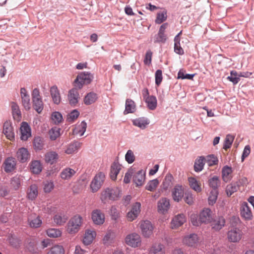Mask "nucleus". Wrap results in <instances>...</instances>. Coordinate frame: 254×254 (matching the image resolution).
Masks as SVG:
<instances>
[{
  "label": "nucleus",
  "mask_w": 254,
  "mask_h": 254,
  "mask_svg": "<svg viewBox=\"0 0 254 254\" xmlns=\"http://www.w3.org/2000/svg\"><path fill=\"white\" fill-rule=\"evenodd\" d=\"M63 116L59 112H54L52 115V119L55 124H59L63 120Z\"/></svg>",
  "instance_id": "61"
},
{
  "label": "nucleus",
  "mask_w": 254,
  "mask_h": 254,
  "mask_svg": "<svg viewBox=\"0 0 254 254\" xmlns=\"http://www.w3.org/2000/svg\"><path fill=\"white\" fill-rule=\"evenodd\" d=\"M121 170V166L118 162H114L111 165L110 170V177L112 180H115L118 174Z\"/></svg>",
  "instance_id": "32"
},
{
  "label": "nucleus",
  "mask_w": 254,
  "mask_h": 254,
  "mask_svg": "<svg viewBox=\"0 0 254 254\" xmlns=\"http://www.w3.org/2000/svg\"><path fill=\"white\" fill-rule=\"evenodd\" d=\"M237 225L232 223V228L228 232L227 238L229 241L237 243L241 239L243 232L241 230L236 227Z\"/></svg>",
  "instance_id": "4"
},
{
  "label": "nucleus",
  "mask_w": 254,
  "mask_h": 254,
  "mask_svg": "<svg viewBox=\"0 0 254 254\" xmlns=\"http://www.w3.org/2000/svg\"><path fill=\"white\" fill-rule=\"evenodd\" d=\"M79 116V112L76 109L73 110L67 115V121L68 122H72Z\"/></svg>",
  "instance_id": "60"
},
{
  "label": "nucleus",
  "mask_w": 254,
  "mask_h": 254,
  "mask_svg": "<svg viewBox=\"0 0 254 254\" xmlns=\"http://www.w3.org/2000/svg\"><path fill=\"white\" fill-rule=\"evenodd\" d=\"M234 139V136L233 135L231 134L227 135L225 139L223 145V148L225 150L230 148L232 146Z\"/></svg>",
  "instance_id": "55"
},
{
  "label": "nucleus",
  "mask_w": 254,
  "mask_h": 254,
  "mask_svg": "<svg viewBox=\"0 0 254 254\" xmlns=\"http://www.w3.org/2000/svg\"><path fill=\"white\" fill-rule=\"evenodd\" d=\"M169 200L167 198H162L158 201V210L159 212L165 214L170 208Z\"/></svg>",
  "instance_id": "17"
},
{
  "label": "nucleus",
  "mask_w": 254,
  "mask_h": 254,
  "mask_svg": "<svg viewBox=\"0 0 254 254\" xmlns=\"http://www.w3.org/2000/svg\"><path fill=\"white\" fill-rule=\"evenodd\" d=\"M144 99L149 109L154 110L156 108L157 100L155 96L151 95L146 97V95H144Z\"/></svg>",
  "instance_id": "25"
},
{
  "label": "nucleus",
  "mask_w": 254,
  "mask_h": 254,
  "mask_svg": "<svg viewBox=\"0 0 254 254\" xmlns=\"http://www.w3.org/2000/svg\"><path fill=\"white\" fill-rule=\"evenodd\" d=\"M159 184L158 180L156 179L150 181L146 186V189L149 191L154 190Z\"/></svg>",
  "instance_id": "59"
},
{
  "label": "nucleus",
  "mask_w": 254,
  "mask_h": 254,
  "mask_svg": "<svg viewBox=\"0 0 254 254\" xmlns=\"http://www.w3.org/2000/svg\"><path fill=\"white\" fill-rule=\"evenodd\" d=\"M96 235V232L92 230H87L84 234L83 239V243L85 245H90L93 241Z\"/></svg>",
  "instance_id": "28"
},
{
  "label": "nucleus",
  "mask_w": 254,
  "mask_h": 254,
  "mask_svg": "<svg viewBox=\"0 0 254 254\" xmlns=\"http://www.w3.org/2000/svg\"><path fill=\"white\" fill-rule=\"evenodd\" d=\"M16 162L13 157H8L5 159L3 163V169L6 173L12 172L15 168Z\"/></svg>",
  "instance_id": "23"
},
{
  "label": "nucleus",
  "mask_w": 254,
  "mask_h": 254,
  "mask_svg": "<svg viewBox=\"0 0 254 254\" xmlns=\"http://www.w3.org/2000/svg\"><path fill=\"white\" fill-rule=\"evenodd\" d=\"M80 148V143L77 141H74L67 146L65 152L67 154H71L76 152Z\"/></svg>",
  "instance_id": "33"
},
{
  "label": "nucleus",
  "mask_w": 254,
  "mask_h": 254,
  "mask_svg": "<svg viewBox=\"0 0 254 254\" xmlns=\"http://www.w3.org/2000/svg\"><path fill=\"white\" fill-rule=\"evenodd\" d=\"M126 242L128 246L135 248L140 245L141 241L140 236L134 233L126 237Z\"/></svg>",
  "instance_id": "6"
},
{
  "label": "nucleus",
  "mask_w": 254,
  "mask_h": 254,
  "mask_svg": "<svg viewBox=\"0 0 254 254\" xmlns=\"http://www.w3.org/2000/svg\"><path fill=\"white\" fill-rule=\"evenodd\" d=\"M47 234L51 238H58L61 236L62 232L58 229L51 228L47 230Z\"/></svg>",
  "instance_id": "53"
},
{
  "label": "nucleus",
  "mask_w": 254,
  "mask_h": 254,
  "mask_svg": "<svg viewBox=\"0 0 254 254\" xmlns=\"http://www.w3.org/2000/svg\"><path fill=\"white\" fill-rule=\"evenodd\" d=\"M183 243L189 247H196L198 243V238L197 235L195 234H191L190 235L186 236L183 239Z\"/></svg>",
  "instance_id": "14"
},
{
  "label": "nucleus",
  "mask_w": 254,
  "mask_h": 254,
  "mask_svg": "<svg viewBox=\"0 0 254 254\" xmlns=\"http://www.w3.org/2000/svg\"><path fill=\"white\" fill-rule=\"evenodd\" d=\"M92 219L95 224L101 225L105 221V216L100 210L96 209L92 213Z\"/></svg>",
  "instance_id": "15"
},
{
  "label": "nucleus",
  "mask_w": 254,
  "mask_h": 254,
  "mask_svg": "<svg viewBox=\"0 0 254 254\" xmlns=\"http://www.w3.org/2000/svg\"><path fill=\"white\" fill-rule=\"evenodd\" d=\"M21 136L20 138L22 140L26 141L31 136V128L28 124L26 122H22L20 127Z\"/></svg>",
  "instance_id": "16"
},
{
  "label": "nucleus",
  "mask_w": 254,
  "mask_h": 254,
  "mask_svg": "<svg viewBox=\"0 0 254 254\" xmlns=\"http://www.w3.org/2000/svg\"><path fill=\"white\" fill-rule=\"evenodd\" d=\"M93 75L89 72H83L78 74L74 80V86L78 89L82 88L84 84H88L93 79Z\"/></svg>",
  "instance_id": "3"
},
{
  "label": "nucleus",
  "mask_w": 254,
  "mask_h": 254,
  "mask_svg": "<svg viewBox=\"0 0 254 254\" xmlns=\"http://www.w3.org/2000/svg\"><path fill=\"white\" fill-rule=\"evenodd\" d=\"M205 157L203 156H199L194 162V170L196 172H199L202 170L205 164Z\"/></svg>",
  "instance_id": "34"
},
{
  "label": "nucleus",
  "mask_w": 254,
  "mask_h": 254,
  "mask_svg": "<svg viewBox=\"0 0 254 254\" xmlns=\"http://www.w3.org/2000/svg\"><path fill=\"white\" fill-rule=\"evenodd\" d=\"M167 18V12L166 10L157 13L155 22L156 24H159L166 20Z\"/></svg>",
  "instance_id": "49"
},
{
  "label": "nucleus",
  "mask_w": 254,
  "mask_h": 254,
  "mask_svg": "<svg viewBox=\"0 0 254 254\" xmlns=\"http://www.w3.org/2000/svg\"><path fill=\"white\" fill-rule=\"evenodd\" d=\"M126 161L128 163L131 164L135 160V156L133 152L131 150H128L125 155Z\"/></svg>",
  "instance_id": "63"
},
{
  "label": "nucleus",
  "mask_w": 254,
  "mask_h": 254,
  "mask_svg": "<svg viewBox=\"0 0 254 254\" xmlns=\"http://www.w3.org/2000/svg\"><path fill=\"white\" fill-rule=\"evenodd\" d=\"M155 84L159 86L162 81V71L161 69H157L155 74Z\"/></svg>",
  "instance_id": "64"
},
{
  "label": "nucleus",
  "mask_w": 254,
  "mask_h": 254,
  "mask_svg": "<svg viewBox=\"0 0 254 254\" xmlns=\"http://www.w3.org/2000/svg\"><path fill=\"white\" fill-rule=\"evenodd\" d=\"M135 111L136 105L135 102L130 99H127L126 101L125 110L124 111V114L133 113Z\"/></svg>",
  "instance_id": "26"
},
{
  "label": "nucleus",
  "mask_w": 254,
  "mask_h": 254,
  "mask_svg": "<svg viewBox=\"0 0 254 254\" xmlns=\"http://www.w3.org/2000/svg\"><path fill=\"white\" fill-rule=\"evenodd\" d=\"M77 88H73L68 92V99L69 104L72 106H75L78 102L79 94Z\"/></svg>",
  "instance_id": "13"
},
{
  "label": "nucleus",
  "mask_w": 254,
  "mask_h": 254,
  "mask_svg": "<svg viewBox=\"0 0 254 254\" xmlns=\"http://www.w3.org/2000/svg\"><path fill=\"white\" fill-rule=\"evenodd\" d=\"M184 195V188L182 186L176 185L172 191V196L173 200L176 202H179L182 200Z\"/></svg>",
  "instance_id": "12"
},
{
  "label": "nucleus",
  "mask_w": 254,
  "mask_h": 254,
  "mask_svg": "<svg viewBox=\"0 0 254 254\" xmlns=\"http://www.w3.org/2000/svg\"><path fill=\"white\" fill-rule=\"evenodd\" d=\"M194 75V74H185L184 71L180 70L178 73V78L182 79H192Z\"/></svg>",
  "instance_id": "62"
},
{
  "label": "nucleus",
  "mask_w": 254,
  "mask_h": 254,
  "mask_svg": "<svg viewBox=\"0 0 254 254\" xmlns=\"http://www.w3.org/2000/svg\"><path fill=\"white\" fill-rule=\"evenodd\" d=\"M33 147L37 152L42 150L44 146V140L40 136H36L34 138L33 141Z\"/></svg>",
  "instance_id": "36"
},
{
  "label": "nucleus",
  "mask_w": 254,
  "mask_h": 254,
  "mask_svg": "<svg viewBox=\"0 0 254 254\" xmlns=\"http://www.w3.org/2000/svg\"><path fill=\"white\" fill-rule=\"evenodd\" d=\"M82 218L79 215H76L70 218L67 224L66 231L70 234L77 233L82 223Z\"/></svg>",
  "instance_id": "2"
},
{
  "label": "nucleus",
  "mask_w": 254,
  "mask_h": 254,
  "mask_svg": "<svg viewBox=\"0 0 254 254\" xmlns=\"http://www.w3.org/2000/svg\"><path fill=\"white\" fill-rule=\"evenodd\" d=\"M98 99L97 94L93 92L88 93L84 98V103L90 105L95 103Z\"/></svg>",
  "instance_id": "35"
},
{
  "label": "nucleus",
  "mask_w": 254,
  "mask_h": 254,
  "mask_svg": "<svg viewBox=\"0 0 254 254\" xmlns=\"http://www.w3.org/2000/svg\"><path fill=\"white\" fill-rule=\"evenodd\" d=\"M167 40V36L165 33H160L158 32L157 34L154 36V43H164Z\"/></svg>",
  "instance_id": "57"
},
{
  "label": "nucleus",
  "mask_w": 254,
  "mask_h": 254,
  "mask_svg": "<svg viewBox=\"0 0 254 254\" xmlns=\"http://www.w3.org/2000/svg\"><path fill=\"white\" fill-rule=\"evenodd\" d=\"M50 94L54 104L59 105L61 101L60 91L57 86H53L50 88Z\"/></svg>",
  "instance_id": "24"
},
{
  "label": "nucleus",
  "mask_w": 254,
  "mask_h": 254,
  "mask_svg": "<svg viewBox=\"0 0 254 254\" xmlns=\"http://www.w3.org/2000/svg\"><path fill=\"white\" fill-rule=\"evenodd\" d=\"M20 96L23 107L25 110L29 111L31 109L30 98L25 88H21Z\"/></svg>",
  "instance_id": "8"
},
{
  "label": "nucleus",
  "mask_w": 254,
  "mask_h": 254,
  "mask_svg": "<svg viewBox=\"0 0 254 254\" xmlns=\"http://www.w3.org/2000/svg\"><path fill=\"white\" fill-rule=\"evenodd\" d=\"M58 158V154L55 151H51L47 153L45 155V162L53 164L56 162Z\"/></svg>",
  "instance_id": "39"
},
{
  "label": "nucleus",
  "mask_w": 254,
  "mask_h": 254,
  "mask_svg": "<svg viewBox=\"0 0 254 254\" xmlns=\"http://www.w3.org/2000/svg\"><path fill=\"white\" fill-rule=\"evenodd\" d=\"M239 189V185L236 182L232 183L227 185L226 189L227 195L230 196L233 193L236 192Z\"/></svg>",
  "instance_id": "46"
},
{
  "label": "nucleus",
  "mask_w": 254,
  "mask_h": 254,
  "mask_svg": "<svg viewBox=\"0 0 254 254\" xmlns=\"http://www.w3.org/2000/svg\"><path fill=\"white\" fill-rule=\"evenodd\" d=\"M227 78L234 84H237L240 80L239 77L237 76V72L235 70H232L230 72V75L228 76Z\"/></svg>",
  "instance_id": "58"
},
{
  "label": "nucleus",
  "mask_w": 254,
  "mask_h": 254,
  "mask_svg": "<svg viewBox=\"0 0 254 254\" xmlns=\"http://www.w3.org/2000/svg\"><path fill=\"white\" fill-rule=\"evenodd\" d=\"M140 229L143 236L148 238L152 234L153 227L151 222L148 220H144L141 223Z\"/></svg>",
  "instance_id": "10"
},
{
  "label": "nucleus",
  "mask_w": 254,
  "mask_h": 254,
  "mask_svg": "<svg viewBox=\"0 0 254 254\" xmlns=\"http://www.w3.org/2000/svg\"><path fill=\"white\" fill-rule=\"evenodd\" d=\"M30 170L34 174H39L42 170L40 162L38 160L32 161L30 163Z\"/></svg>",
  "instance_id": "41"
},
{
  "label": "nucleus",
  "mask_w": 254,
  "mask_h": 254,
  "mask_svg": "<svg viewBox=\"0 0 254 254\" xmlns=\"http://www.w3.org/2000/svg\"><path fill=\"white\" fill-rule=\"evenodd\" d=\"M132 124L134 126L143 129L149 124V121L147 118L141 117L132 120Z\"/></svg>",
  "instance_id": "27"
},
{
  "label": "nucleus",
  "mask_w": 254,
  "mask_h": 254,
  "mask_svg": "<svg viewBox=\"0 0 254 254\" xmlns=\"http://www.w3.org/2000/svg\"><path fill=\"white\" fill-rule=\"evenodd\" d=\"M145 172L143 170H140L133 176V182L136 186H141L145 181Z\"/></svg>",
  "instance_id": "20"
},
{
  "label": "nucleus",
  "mask_w": 254,
  "mask_h": 254,
  "mask_svg": "<svg viewBox=\"0 0 254 254\" xmlns=\"http://www.w3.org/2000/svg\"><path fill=\"white\" fill-rule=\"evenodd\" d=\"M61 129L59 127H53L49 131L50 139L52 140H56L60 135Z\"/></svg>",
  "instance_id": "56"
},
{
  "label": "nucleus",
  "mask_w": 254,
  "mask_h": 254,
  "mask_svg": "<svg viewBox=\"0 0 254 254\" xmlns=\"http://www.w3.org/2000/svg\"><path fill=\"white\" fill-rule=\"evenodd\" d=\"M241 216L245 220H250L253 218V214L250 207L247 202H243L242 203L240 209Z\"/></svg>",
  "instance_id": "11"
},
{
  "label": "nucleus",
  "mask_w": 254,
  "mask_h": 254,
  "mask_svg": "<svg viewBox=\"0 0 254 254\" xmlns=\"http://www.w3.org/2000/svg\"><path fill=\"white\" fill-rule=\"evenodd\" d=\"M212 211L209 208L203 209L199 214L200 221L202 223H210L212 220L211 216Z\"/></svg>",
  "instance_id": "21"
},
{
  "label": "nucleus",
  "mask_w": 254,
  "mask_h": 254,
  "mask_svg": "<svg viewBox=\"0 0 254 254\" xmlns=\"http://www.w3.org/2000/svg\"><path fill=\"white\" fill-rule=\"evenodd\" d=\"M38 194V191L37 186L36 185H31L27 193L28 198L31 200H33L37 197Z\"/></svg>",
  "instance_id": "45"
},
{
  "label": "nucleus",
  "mask_w": 254,
  "mask_h": 254,
  "mask_svg": "<svg viewBox=\"0 0 254 254\" xmlns=\"http://www.w3.org/2000/svg\"><path fill=\"white\" fill-rule=\"evenodd\" d=\"M10 185L11 187H12L14 190H17L21 185V181L19 177L15 176L11 178Z\"/></svg>",
  "instance_id": "54"
},
{
  "label": "nucleus",
  "mask_w": 254,
  "mask_h": 254,
  "mask_svg": "<svg viewBox=\"0 0 254 254\" xmlns=\"http://www.w3.org/2000/svg\"><path fill=\"white\" fill-rule=\"evenodd\" d=\"M53 220L56 224L61 226L66 222L67 220V216L64 213H59L54 216Z\"/></svg>",
  "instance_id": "37"
},
{
  "label": "nucleus",
  "mask_w": 254,
  "mask_h": 254,
  "mask_svg": "<svg viewBox=\"0 0 254 254\" xmlns=\"http://www.w3.org/2000/svg\"><path fill=\"white\" fill-rule=\"evenodd\" d=\"M48 254H64V250L61 245H55L50 249Z\"/></svg>",
  "instance_id": "50"
},
{
  "label": "nucleus",
  "mask_w": 254,
  "mask_h": 254,
  "mask_svg": "<svg viewBox=\"0 0 254 254\" xmlns=\"http://www.w3.org/2000/svg\"><path fill=\"white\" fill-rule=\"evenodd\" d=\"M28 222L29 226L33 228L40 227L42 223V221L39 216L33 218L32 215L30 216L28 219Z\"/></svg>",
  "instance_id": "38"
},
{
  "label": "nucleus",
  "mask_w": 254,
  "mask_h": 254,
  "mask_svg": "<svg viewBox=\"0 0 254 254\" xmlns=\"http://www.w3.org/2000/svg\"><path fill=\"white\" fill-rule=\"evenodd\" d=\"M225 219L222 216L215 217L210 222L212 229L215 231L220 230L225 225Z\"/></svg>",
  "instance_id": "7"
},
{
  "label": "nucleus",
  "mask_w": 254,
  "mask_h": 254,
  "mask_svg": "<svg viewBox=\"0 0 254 254\" xmlns=\"http://www.w3.org/2000/svg\"><path fill=\"white\" fill-rule=\"evenodd\" d=\"M11 110L12 116L14 120L19 122L21 119V113L19 106L15 102L11 103Z\"/></svg>",
  "instance_id": "30"
},
{
  "label": "nucleus",
  "mask_w": 254,
  "mask_h": 254,
  "mask_svg": "<svg viewBox=\"0 0 254 254\" xmlns=\"http://www.w3.org/2000/svg\"><path fill=\"white\" fill-rule=\"evenodd\" d=\"M173 177L171 174H167L163 182L162 186L164 190H167L172 185V181Z\"/></svg>",
  "instance_id": "51"
},
{
  "label": "nucleus",
  "mask_w": 254,
  "mask_h": 254,
  "mask_svg": "<svg viewBox=\"0 0 254 254\" xmlns=\"http://www.w3.org/2000/svg\"><path fill=\"white\" fill-rule=\"evenodd\" d=\"M76 173V171L70 168H65L60 173V176L63 180H68L72 177Z\"/></svg>",
  "instance_id": "29"
},
{
  "label": "nucleus",
  "mask_w": 254,
  "mask_h": 254,
  "mask_svg": "<svg viewBox=\"0 0 254 254\" xmlns=\"http://www.w3.org/2000/svg\"><path fill=\"white\" fill-rule=\"evenodd\" d=\"M3 133L9 140H12L14 138V133L13 130V127L10 123L7 121L5 122L3 124Z\"/></svg>",
  "instance_id": "22"
},
{
  "label": "nucleus",
  "mask_w": 254,
  "mask_h": 254,
  "mask_svg": "<svg viewBox=\"0 0 254 254\" xmlns=\"http://www.w3.org/2000/svg\"><path fill=\"white\" fill-rule=\"evenodd\" d=\"M141 204L140 202H136L131 207L130 211H129L127 215V217L128 221H132L135 219L140 212Z\"/></svg>",
  "instance_id": "9"
},
{
  "label": "nucleus",
  "mask_w": 254,
  "mask_h": 254,
  "mask_svg": "<svg viewBox=\"0 0 254 254\" xmlns=\"http://www.w3.org/2000/svg\"><path fill=\"white\" fill-rule=\"evenodd\" d=\"M105 178V176L102 172H100L95 175L90 184V188L92 192H95L100 189Z\"/></svg>",
  "instance_id": "5"
},
{
  "label": "nucleus",
  "mask_w": 254,
  "mask_h": 254,
  "mask_svg": "<svg viewBox=\"0 0 254 254\" xmlns=\"http://www.w3.org/2000/svg\"><path fill=\"white\" fill-rule=\"evenodd\" d=\"M205 161L209 166H213L218 163V158L214 154H210L205 157Z\"/></svg>",
  "instance_id": "48"
},
{
  "label": "nucleus",
  "mask_w": 254,
  "mask_h": 254,
  "mask_svg": "<svg viewBox=\"0 0 254 254\" xmlns=\"http://www.w3.org/2000/svg\"><path fill=\"white\" fill-rule=\"evenodd\" d=\"M220 180L217 176H214L208 180V185L212 190H218V188L220 186Z\"/></svg>",
  "instance_id": "40"
},
{
  "label": "nucleus",
  "mask_w": 254,
  "mask_h": 254,
  "mask_svg": "<svg viewBox=\"0 0 254 254\" xmlns=\"http://www.w3.org/2000/svg\"><path fill=\"white\" fill-rule=\"evenodd\" d=\"M190 188L197 192L201 191V188L200 184L196 179L193 177H190L188 179Z\"/></svg>",
  "instance_id": "43"
},
{
  "label": "nucleus",
  "mask_w": 254,
  "mask_h": 254,
  "mask_svg": "<svg viewBox=\"0 0 254 254\" xmlns=\"http://www.w3.org/2000/svg\"><path fill=\"white\" fill-rule=\"evenodd\" d=\"M87 128V124L83 121L81 123L74 129L75 134H79L80 136H82L86 131Z\"/></svg>",
  "instance_id": "47"
},
{
  "label": "nucleus",
  "mask_w": 254,
  "mask_h": 254,
  "mask_svg": "<svg viewBox=\"0 0 254 254\" xmlns=\"http://www.w3.org/2000/svg\"><path fill=\"white\" fill-rule=\"evenodd\" d=\"M186 221V217L183 214H179L175 216L171 221V227L176 229L182 226Z\"/></svg>",
  "instance_id": "18"
},
{
  "label": "nucleus",
  "mask_w": 254,
  "mask_h": 254,
  "mask_svg": "<svg viewBox=\"0 0 254 254\" xmlns=\"http://www.w3.org/2000/svg\"><path fill=\"white\" fill-rule=\"evenodd\" d=\"M218 190H212L208 198V203L209 205H213L215 203L218 197Z\"/></svg>",
  "instance_id": "52"
},
{
  "label": "nucleus",
  "mask_w": 254,
  "mask_h": 254,
  "mask_svg": "<svg viewBox=\"0 0 254 254\" xmlns=\"http://www.w3.org/2000/svg\"><path fill=\"white\" fill-rule=\"evenodd\" d=\"M121 196V190L118 188H107L102 192L100 199L102 203L105 204L109 200H117Z\"/></svg>",
  "instance_id": "1"
},
{
  "label": "nucleus",
  "mask_w": 254,
  "mask_h": 254,
  "mask_svg": "<svg viewBox=\"0 0 254 254\" xmlns=\"http://www.w3.org/2000/svg\"><path fill=\"white\" fill-rule=\"evenodd\" d=\"M16 157L19 161L24 163L29 159L30 154L27 149L22 147L17 151Z\"/></svg>",
  "instance_id": "19"
},
{
  "label": "nucleus",
  "mask_w": 254,
  "mask_h": 254,
  "mask_svg": "<svg viewBox=\"0 0 254 254\" xmlns=\"http://www.w3.org/2000/svg\"><path fill=\"white\" fill-rule=\"evenodd\" d=\"M232 173V168L228 166L223 167L222 170V176L225 182H228L230 180L229 175Z\"/></svg>",
  "instance_id": "44"
},
{
  "label": "nucleus",
  "mask_w": 254,
  "mask_h": 254,
  "mask_svg": "<svg viewBox=\"0 0 254 254\" xmlns=\"http://www.w3.org/2000/svg\"><path fill=\"white\" fill-rule=\"evenodd\" d=\"M164 246L161 244H154L150 248L149 254H165Z\"/></svg>",
  "instance_id": "31"
},
{
  "label": "nucleus",
  "mask_w": 254,
  "mask_h": 254,
  "mask_svg": "<svg viewBox=\"0 0 254 254\" xmlns=\"http://www.w3.org/2000/svg\"><path fill=\"white\" fill-rule=\"evenodd\" d=\"M34 109L39 114L41 113L44 108V103L42 99L32 100Z\"/></svg>",
  "instance_id": "42"
}]
</instances>
